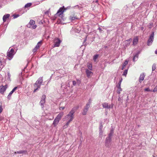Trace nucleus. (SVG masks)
Listing matches in <instances>:
<instances>
[{"instance_id": "obj_1", "label": "nucleus", "mask_w": 157, "mask_h": 157, "mask_svg": "<svg viewBox=\"0 0 157 157\" xmlns=\"http://www.w3.org/2000/svg\"><path fill=\"white\" fill-rule=\"evenodd\" d=\"M66 9L64 8V6H63V7H61L58 10L56 13L55 15V16L52 18V20H55L57 18V16H59L61 18V20L60 22H59L58 24L61 23L62 24V20H63V12L66 10Z\"/></svg>"}, {"instance_id": "obj_2", "label": "nucleus", "mask_w": 157, "mask_h": 157, "mask_svg": "<svg viewBox=\"0 0 157 157\" xmlns=\"http://www.w3.org/2000/svg\"><path fill=\"white\" fill-rule=\"evenodd\" d=\"M75 108H73L69 113L65 117L63 118L64 121H67V122L70 123L74 119V114L75 112Z\"/></svg>"}, {"instance_id": "obj_3", "label": "nucleus", "mask_w": 157, "mask_h": 157, "mask_svg": "<svg viewBox=\"0 0 157 157\" xmlns=\"http://www.w3.org/2000/svg\"><path fill=\"white\" fill-rule=\"evenodd\" d=\"M43 77H40L34 84V89L33 92H36L37 90L40 89L41 86L43 84Z\"/></svg>"}, {"instance_id": "obj_4", "label": "nucleus", "mask_w": 157, "mask_h": 157, "mask_svg": "<svg viewBox=\"0 0 157 157\" xmlns=\"http://www.w3.org/2000/svg\"><path fill=\"white\" fill-rule=\"evenodd\" d=\"M64 115L63 112H60L55 119L52 123V125L54 127H56L58 124L59 121L61 120L62 117Z\"/></svg>"}, {"instance_id": "obj_5", "label": "nucleus", "mask_w": 157, "mask_h": 157, "mask_svg": "<svg viewBox=\"0 0 157 157\" xmlns=\"http://www.w3.org/2000/svg\"><path fill=\"white\" fill-rule=\"evenodd\" d=\"M5 56L3 53H0V70L4 67L5 64Z\"/></svg>"}, {"instance_id": "obj_6", "label": "nucleus", "mask_w": 157, "mask_h": 157, "mask_svg": "<svg viewBox=\"0 0 157 157\" xmlns=\"http://www.w3.org/2000/svg\"><path fill=\"white\" fill-rule=\"evenodd\" d=\"M113 133L111 132L109 133L108 136L107 137L105 140V144L107 147H109L111 145V137Z\"/></svg>"}, {"instance_id": "obj_7", "label": "nucleus", "mask_w": 157, "mask_h": 157, "mask_svg": "<svg viewBox=\"0 0 157 157\" xmlns=\"http://www.w3.org/2000/svg\"><path fill=\"white\" fill-rule=\"evenodd\" d=\"M15 53V52H14V50L12 48H11L10 50H9L8 52H7V56L10 58L9 60H10L13 57V55Z\"/></svg>"}, {"instance_id": "obj_8", "label": "nucleus", "mask_w": 157, "mask_h": 157, "mask_svg": "<svg viewBox=\"0 0 157 157\" xmlns=\"http://www.w3.org/2000/svg\"><path fill=\"white\" fill-rule=\"evenodd\" d=\"M154 32H153L150 35V36L147 41V44L149 46L151 45L153 41L154 40Z\"/></svg>"}, {"instance_id": "obj_9", "label": "nucleus", "mask_w": 157, "mask_h": 157, "mask_svg": "<svg viewBox=\"0 0 157 157\" xmlns=\"http://www.w3.org/2000/svg\"><path fill=\"white\" fill-rule=\"evenodd\" d=\"M46 95H43L41 98V100L40 102V104L42 108H43L44 106V104L45 103V99L46 98Z\"/></svg>"}, {"instance_id": "obj_10", "label": "nucleus", "mask_w": 157, "mask_h": 157, "mask_svg": "<svg viewBox=\"0 0 157 157\" xmlns=\"http://www.w3.org/2000/svg\"><path fill=\"white\" fill-rule=\"evenodd\" d=\"M7 85H6L4 86H1L0 87V93L2 94H3L7 89Z\"/></svg>"}, {"instance_id": "obj_11", "label": "nucleus", "mask_w": 157, "mask_h": 157, "mask_svg": "<svg viewBox=\"0 0 157 157\" xmlns=\"http://www.w3.org/2000/svg\"><path fill=\"white\" fill-rule=\"evenodd\" d=\"M61 41L58 38L55 39L54 40V47H59Z\"/></svg>"}, {"instance_id": "obj_12", "label": "nucleus", "mask_w": 157, "mask_h": 157, "mask_svg": "<svg viewBox=\"0 0 157 157\" xmlns=\"http://www.w3.org/2000/svg\"><path fill=\"white\" fill-rule=\"evenodd\" d=\"M90 107V106L89 105V104L86 105V106L84 108L83 112H82V115H85L86 114L89 108Z\"/></svg>"}, {"instance_id": "obj_13", "label": "nucleus", "mask_w": 157, "mask_h": 157, "mask_svg": "<svg viewBox=\"0 0 157 157\" xmlns=\"http://www.w3.org/2000/svg\"><path fill=\"white\" fill-rule=\"evenodd\" d=\"M102 105L103 107L104 108L109 109L111 107V105H110L108 103L106 102L103 103ZM113 107V105H112L111 107Z\"/></svg>"}, {"instance_id": "obj_14", "label": "nucleus", "mask_w": 157, "mask_h": 157, "mask_svg": "<svg viewBox=\"0 0 157 157\" xmlns=\"http://www.w3.org/2000/svg\"><path fill=\"white\" fill-rule=\"evenodd\" d=\"M86 72L87 75V77L88 78H90L91 77V75L93 74V73L92 71H90L88 69H86Z\"/></svg>"}, {"instance_id": "obj_15", "label": "nucleus", "mask_w": 157, "mask_h": 157, "mask_svg": "<svg viewBox=\"0 0 157 157\" xmlns=\"http://www.w3.org/2000/svg\"><path fill=\"white\" fill-rule=\"evenodd\" d=\"M145 76V75L144 73H143L140 75L139 79V81L140 83H141L144 80Z\"/></svg>"}, {"instance_id": "obj_16", "label": "nucleus", "mask_w": 157, "mask_h": 157, "mask_svg": "<svg viewBox=\"0 0 157 157\" xmlns=\"http://www.w3.org/2000/svg\"><path fill=\"white\" fill-rule=\"evenodd\" d=\"M17 87H15L13 88V89L9 93V95L8 96V98L9 99H10V97L12 94L13 93V92L17 89Z\"/></svg>"}, {"instance_id": "obj_17", "label": "nucleus", "mask_w": 157, "mask_h": 157, "mask_svg": "<svg viewBox=\"0 0 157 157\" xmlns=\"http://www.w3.org/2000/svg\"><path fill=\"white\" fill-rule=\"evenodd\" d=\"M10 16V14H7L4 15L3 17V22H6L7 19Z\"/></svg>"}, {"instance_id": "obj_18", "label": "nucleus", "mask_w": 157, "mask_h": 157, "mask_svg": "<svg viewBox=\"0 0 157 157\" xmlns=\"http://www.w3.org/2000/svg\"><path fill=\"white\" fill-rule=\"evenodd\" d=\"M138 39L137 37H136L134 38L133 41V45H136L138 43Z\"/></svg>"}, {"instance_id": "obj_19", "label": "nucleus", "mask_w": 157, "mask_h": 157, "mask_svg": "<svg viewBox=\"0 0 157 157\" xmlns=\"http://www.w3.org/2000/svg\"><path fill=\"white\" fill-rule=\"evenodd\" d=\"M139 53L138 52L136 54L135 56H134L133 60L134 61H135L137 60L138 59V55Z\"/></svg>"}, {"instance_id": "obj_20", "label": "nucleus", "mask_w": 157, "mask_h": 157, "mask_svg": "<svg viewBox=\"0 0 157 157\" xmlns=\"http://www.w3.org/2000/svg\"><path fill=\"white\" fill-rule=\"evenodd\" d=\"M128 63V61L127 60H126L125 61L124 63H123L122 67V70H123L125 67L127 65Z\"/></svg>"}, {"instance_id": "obj_21", "label": "nucleus", "mask_w": 157, "mask_h": 157, "mask_svg": "<svg viewBox=\"0 0 157 157\" xmlns=\"http://www.w3.org/2000/svg\"><path fill=\"white\" fill-rule=\"evenodd\" d=\"M69 19H70L71 21H73L75 19H77L78 18L75 16L74 15L73 16H70L69 17Z\"/></svg>"}, {"instance_id": "obj_22", "label": "nucleus", "mask_w": 157, "mask_h": 157, "mask_svg": "<svg viewBox=\"0 0 157 157\" xmlns=\"http://www.w3.org/2000/svg\"><path fill=\"white\" fill-rule=\"evenodd\" d=\"M117 93L120 94L121 93V91H122V89L121 88V86H117Z\"/></svg>"}, {"instance_id": "obj_23", "label": "nucleus", "mask_w": 157, "mask_h": 157, "mask_svg": "<svg viewBox=\"0 0 157 157\" xmlns=\"http://www.w3.org/2000/svg\"><path fill=\"white\" fill-rule=\"evenodd\" d=\"M41 45H42V41H40L37 43V45H36V46L35 47L38 48L39 49L40 48V46Z\"/></svg>"}, {"instance_id": "obj_24", "label": "nucleus", "mask_w": 157, "mask_h": 157, "mask_svg": "<svg viewBox=\"0 0 157 157\" xmlns=\"http://www.w3.org/2000/svg\"><path fill=\"white\" fill-rule=\"evenodd\" d=\"M87 66L88 68L90 70H92V65L91 64H90V63H87Z\"/></svg>"}, {"instance_id": "obj_25", "label": "nucleus", "mask_w": 157, "mask_h": 157, "mask_svg": "<svg viewBox=\"0 0 157 157\" xmlns=\"http://www.w3.org/2000/svg\"><path fill=\"white\" fill-rule=\"evenodd\" d=\"M102 127V125L100 126L99 128V135L100 136L102 135V134L103 133V131L102 130L101 128Z\"/></svg>"}, {"instance_id": "obj_26", "label": "nucleus", "mask_w": 157, "mask_h": 157, "mask_svg": "<svg viewBox=\"0 0 157 157\" xmlns=\"http://www.w3.org/2000/svg\"><path fill=\"white\" fill-rule=\"evenodd\" d=\"M69 124H70L69 123H68V122H67L66 123V124H65L63 126V129H65V128H67V127H68V125Z\"/></svg>"}, {"instance_id": "obj_27", "label": "nucleus", "mask_w": 157, "mask_h": 157, "mask_svg": "<svg viewBox=\"0 0 157 157\" xmlns=\"http://www.w3.org/2000/svg\"><path fill=\"white\" fill-rule=\"evenodd\" d=\"M31 5L32 3H28L25 5V8H28Z\"/></svg>"}, {"instance_id": "obj_28", "label": "nucleus", "mask_w": 157, "mask_h": 157, "mask_svg": "<svg viewBox=\"0 0 157 157\" xmlns=\"http://www.w3.org/2000/svg\"><path fill=\"white\" fill-rule=\"evenodd\" d=\"M25 152V151H17V152H15V154H22V153H24Z\"/></svg>"}, {"instance_id": "obj_29", "label": "nucleus", "mask_w": 157, "mask_h": 157, "mask_svg": "<svg viewBox=\"0 0 157 157\" xmlns=\"http://www.w3.org/2000/svg\"><path fill=\"white\" fill-rule=\"evenodd\" d=\"M35 24V21L33 20H31L29 22V24L30 25H33Z\"/></svg>"}, {"instance_id": "obj_30", "label": "nucleus", "mask_w": 157, "mask_h": 157, "mask_svg": "<svg viewBox=\"0 0 157 157\" xmlns=\"http://www.w3.org/2000/svg\"><path fill=\"white\" fill-rule=\"evenodd\" d=\"M99 56L98 55H96L94 56L93 57V59L94 61L95 62L96 61V59L98 58Z\"/></svg>"}, {"instance_id": "obj_31", "label": "nucleus", "mask_w": 157, "mask_h": 157, "mask_svg": "<svg viewBox=\"0 0 157 157\" xmlns=\"http://www.w3.org/2000/svg\"><path fill=\"white\" fill-rule=\"evenodd\" d=\"M127 72H128V69L125 70L123 72V73L122 75L124 76L125 77H126V75L127 74Z\"/></svg>"}, {"instance_id": "obj_32", "label": "nucleus", "mask_w": 157, "mask_h": 157, "mask_svg": "<svg viewBox=\"0 0 157 157\" xmlns=\"http://www.w3.org/2000/svg\"><path fill=\"white\" fill-rule=\"evenodd\" d=\"M38 48L36 47H35V48L33 49V52L34 53L38 49Z\"/></svg>"}, {"instance_id": "obj_33", "label": "nucleus", "mask_w": 157, "mask_h": 157, "mask_svg": "<svg viewBox=\"0 0 157 157\" xmlns=\"http://www.w3.org/2000/svg\"><path fill=\"white\" fill-rule=\"evenodd\" d=\"M91 101H92L90 99H89V100L88 102L87 103V104L86 105L89 104V105L90 106L91 102Z\"/></svg>"}, {"instance_id": "obj_34", "label": "nucleus", "mask_w": 157, "mask_h": 157, "mask_svg": "<svg viewBox=\"0 0 157 157\" xmlns=\"http://www.w3.org/2000/svg\"><path fill=\"white\" fill-rule=\"evenodd\" d=\"M155 68H156L155 65L154 64H153L152 66V71H154L155 70Z\"/></svg>"}, {"instance_id": "obj_35", "label": "nucleus", "mask_w": 157, "mask_h": 157, "mask_svg": "<svg viewBox=\"0 0 157 157\" xmlns=\"http://www.w3.org/2000/svg\"><path fill=\"white\" fill-rule=\"evenodd\" d=\"M157 91V86H156L154 88L153 92H155Z\"/></svg>"}, {"instance_id": "obj_36", "label": "nucleus", "mask_w": 157, "mask_h": 157, "mask_svg": "<svg viewBox=\"0 0 157 157\" xmlns=\"http://www.w3.org/2000/svg\"><path fill=\"white\" fill-rule=\"evenodd\" d=\"M77 84H78V86L79 85V84H80V83H81V82L80 81V80H77Z\"/></svg>"}, {"instance_id": "obj_37", "label": "nucleus", "mask_w": 157, "mask_h": 157, "mask_svg": "<svg viewBox=\"0 0 157 157\" xmlns=\"http://www.w3.org/2000/svg\"><path fill=\"white\" fill-rule=\"evenodd\" d=\"M73 83V85L74 86H75L77 84V82L75 81H73L72 82Z\"/></svg>"}, {"instance_id": "obj_38", "label": "nucleus", "mask_w": 157, "mask_h": 157, "mask_svg": "<svg viewBox=\"0 0 157 157\" xmlns=\"http://www.w3.org/2000/svg\"><path fill=\"white\" fill-rule=\"evenodd\" d=\"M13 16L14 18H15L18 17L19 16V15L18 14H15L13 15Z\"/></svg>"}, {"instance_id": "obj_39", "label": "nucleus", "mask_w": 157, "mask_h": 157, "mask_svg": "<svg viewBox=\"0 0 157 157\" xmlns=\"http://www.w3.org/2000/svg\"><path fill=\"white\" fill-rule=\"evenodd\" d=\"M144 90L147 91H150L151 90L149 89V88H146Z\"/></svg>"}, {"instance_id": "obj_40", "label": "nucleus", "mask_w": 157, "mask_h": 157, "mask_svg": "<svg viewBox=\"0 0 157 157\" xmlns=\"http://www.w3.org/2000/svg\"><path fill=\"white\" fill-rule=\"evenodd\" d=\"M2 110H3V109L2 108V105H1L0 106V113H1Z\"/></svg>"}, {"instance_id": "obj_41", "label": "nucleus", "mask_w": 157, "mask_h": 157, "mask_svg": "<svg viewBox=\"0 0 157 157\" xmlns=\"http://www.w3.org/2000/svg\"><path fill=\"white\" fill-rule=\"evenodd\" d=\"M65 109L64 107H60L59 108V109L60 110H63Z\"/></svg>"}, {"instance_id": "obj_42", "label": "nucleus", "mask_w": 157, "mask_h": 157, "mask_svg": "<svg viewBox=\"0 0 157 157\" xmlns=\"http://www.w3.org/2000/svg\"><path fill=\"white\" fill-rule=\"evenodd\" d=\"M36 25H34L33 26V29H34L36 28Z\"/></svg>"}, {"instance_id": "obj_43", "label": "nucleus", "mask_w": 157, "mask_h": 157, "mask_svg": "<svg viewBox=\"0 0 157 157\" xmlns=\"http://www.w3.org/2000/svg\"><path fill=\"white\" fill-rule=\"evenodd\" d=\"M121 82H119L118 83V86H121Z\"/></svg>"}, {"instance_id": "obj_44", "label": "nucleus", "mask_w": 157, "mask_h": 157, "mask_svg": "<svg viewBox=\"0 0 157 157\" xmlns=\"http://www.w3.org/2000/svg\"><path fill=\"white\" fill-rule=\"evenodd\" d=\"M118 100L119 101H121V99L120 97H119L118 98Z\"/></svg>"}, {"instance_id": "obj_45", "label": "nucleus", "mask_w": 157, "mask_h": 157, "mask_svg": "<svg viewBox=\"0 0 157 157\" xmlns=\"http://www.w3.org/2000/svg\"><path fill=\"white\" fill-rule=\"evenodd\" d=\"M122 78H120V80L119 82H122Z\"/></svg>"}, {"instance_id": "obj_46", "label": "nucleus", "mask_w": 157, "mask_h": 157, "mask_svg": "<svg viewBox=\"0 0 157 157\" xmlns=\"http://www.w3.org/2000/svg\"><path fill=\"white\" fill-rule=\"evenodd\" d=\"M48 13H49V11H46V12H45V14H48Z\"/></svg>"}, {"instance_id": "obj_47", "label": "nucleus", "mask_w": 157, "mask_h": 157, "mask_svg": "<svg viewBox=\"0 0 157 157\" xmlns=\"http://www.w3.org/2000/svg\"><path fill=\"white\" fill-rule=\"evenodd\" d=\"M93 2H98V0H95V1H93Z\"/></svg>"}, {"instance_id": "obj_48", "label": "nucleus", "mask_w": 157, "mask_h": 157, "mask_svg": "<svg viewBox=\"0 0 157 157\" xmlns=\"http://www.w3.org/2000/svg\"><path fill=\"white\" fill-rule=\"evenodd\" d=\"M155 54H157V50H156V51H155Z\"/></svg>"}, {"instance_id": "obj_49", "label": "nucleus", "mask_w": 157, "mask_h": 157, "mask_svg": "<svg viewBox=\"0 0 157 157\" xmlns=\"http://www.w3.org/2000/svg\"><path fill=\"white\" fill-rule=\"evenodd\" d=\"M98 29L100 30L101 31V28H98Z\"/></svg>"}, {"instance_id": "obj_50", "label": "nucleus", "mask_w": 157, "mask_h": 157, "mask_svg": "<svg viewBox=\"0 0 157 157\" xmlns=\"http://www.w3.org/2000/svg\"><path fill=\"white\" fill-rule=\"evenodd\" d=\"M130 40H131V39H129V41H130Z\"/></svg>"}]
</instances>
